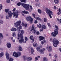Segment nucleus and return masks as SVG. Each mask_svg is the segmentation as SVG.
Masks as SVG:
<instances>
[{"label":"nucleus","mask_w":61,"mask_h":61,"mask_svg":"<svg viewBox=\"0 0 61 61\" xmlns=\"http://www.w3.org/2000/svg\"><path fill=\"white\" fill-rule=\"evenodd\" d=\"M12 41L13 42H15V40H14Z\"/></svg>","instance_id":"obj_64"},{"label":"nucleus","mask_w":61,"mask_h":61,"mask_svg":"<svg viewBox=\"0 0 61 61\" xmlns=\"http://www.w3.org/2000/svg\"><path fill=\"white\" fill-rule=\"evenodd\" d=\"M33 36H32L31 35L30 36L29 38L30 40H32V41H33V42H34V39L33 38Z\"/></svg>","instance_id":"obj_17"},{"label":"nucleus","mask_w":61,"mask_h":61,"mask_svg":"<svg viewBox=\"0 0 61 61\" xmlns=\"http://www.w3.org/2000/svg\"><path fill=\"white\" fill-rule=\"evenodd\" d=\"M14 60V59L13 58H10L9 59V61H13Z\"/></svg>","instance_id":"obj_35"},{"label":"nucleus","mask_w":61,"mask_h":61,"mask_svg":"<svg viewBox=\"0 0 61 61\" xmlns=\"http://www.w3.org/2000/svg\"><path fill=\"white\" fill-rule=\"evenodd\" d=\"M54 56L55 58H56L57 57V54H55Z\"/></svg>","instance_id":"obj_44"},{"label":"nucleus","mask_w":61,"mask_h":61,"mask_svg":"<svg viewBox=\"0 0 61 61\" xmlns=\"http://www.w3.org/2000/svg\"><path fill=\"white\" fill-rule=\"evenodd\" d=\"M20 29H22V26L20 25L19 26Z\"/></svg>","instance_id":"obj_59"},{"label":"nucleus","mask_w":61,"mask_h":61,"mask_svg":"<svg viewBox=\"0 0 61 61\" xmlns=\"http://www.w3.org/2000/svg\"><path fill=\"white\" fill-rule=\"evenodd\" d=\"M35 60H37L38 59V58L37 57H36L35 58Z\"/></svg>","instance_id":"obj_53"},{"label":"nucleus","mask_w":61,"mask_h":61,"mask_svg":"<svg viewBox=\"0 0 61 61\" xmlns=\"http://www.w3.org/2000/svg\"><path fill=\"white\" fill-rule=\"evenodd\" d=\"M11 31H16V29L15 28L12 27L11 29Z\"/></svg>","instance_id":"obj_18"},{"label":"nucleus","mask_w":61,"mask_h":61,"mask_svg":"<svg viewBox=\"0 0 61 61\" xmlns=\"http://www.w3.org/2000/svg\"><path fill=\"white\" fill-rule=\"evenodd\" d=\"M38 12L39 14H41L42 13V10L40 9H39L38 10Z\"/></svg>","instance_id":"obj_28"},{"label":"nucleus","mask_w":61,"mask_h":61,"mask_svg":"<svg viewBox=\"0 0 61 61\" xmlns=\"http://www.w3.org/2000/svg\"><path fill=\"white\" fill-rule=\"evenodd\" d=\"M59 21H60V24H61V19H60V20Z\"/></svg>","instance_id":"obj_63"},{"label":"nucleus","mask_w":61,"mask_h":61,"mask_svg":"<svg viewBox=\"0 0 61 61\" xmlns=\"http://www.w3.org/2000/svg\"><path fill=\"white\" fill-rule=\"evenodd\" d=\"M36 29L34 30H33V32L34 34H36Z\"/></svg>","instance_id":"obj_32"},{"label":"nucleus","mask_w":61,"mask_h":61,"mask_svg":"<svg viewBox=\"0 0 61 61\" xmlns=\"http://www.w3.org/2000/svg\"><path fill=\"white\" fill-rule=\"evenodd\" d=\"M30 8L29 9L30 11H31L32 10H33V8L32 7V6H30Z\"/></svg>","instance_id":"obj_36"},{"label":"nucleus","mask_w":61,"mask_h":61,"mask_svg":"<svg viewBox=\"0 0 61 61\" xmlns=\"http://www.w3.org/2000/svg\"><path fill=\"white\" fill-rule=\"evenodd\" d=\"M27 24H24V26H25V27H26V26H27Z\"/></svg>","instance_id":"obj_55"},{"label":"nucleus","mask_w":61,"mask_h":61,"mask_svg":"<svg viewBox=\"0 0 61 61\" xmlns=\"http://www.w3.org/2000/svg\"><path fill=\"white\" fill-rule=\"evenodd\" d=\"M21 5H22L23 7H24L26 10H28L29 9L30 5L29 4H25L21 3Z\"/></svg>","instance_id":"obj_6"},{"label":"nucleus","mask_w":61,"mask_h":61,"mask_svg":"<svg viewBox=\"0 0 61 61\" xmlns=\"http://www.w3.org/2000/svg\"><path fill=\"white\" fill-rule=\"evenodd\" d=\"M22 4V3H21L20 2H19L17 4V5L18 6H20V5H21Z\"/></svg>","instance_id":"obj_26"},{"label":"nucleus","mask_w":61,"mask_h":61,"mask_svg":"<svg viewBox=\"0 0 61 61\" xmlns=\"http://www.w3.org/2000/svg\"><path fill=\"white\" fill-rule=\"evenodd\" d=\"M30 49L31 50V54H33L34 53V50L33 49V48H30Z\"/></svg>","instance_id":"obj_22"},{"label":"nucleus","mask_w":61,"mask_h":61,"mask_svg":"<svg viewBox=\"0 0 61 61\" xmlns=\"http://www.w3.org/2000/svg\"><path fill=\"white\" fill-rule=\"evenodd\" d=\"M6 45L7 46V47L9 48H11V43H8Z\"/></svg>","instance_id":"obj_12"},{"label":"nucleus","mask_w":61,"mask_h":61,"mask_svg":"<svg viewBox=\"0 0 61 61\" xmlns=\"http://www.w3.org/2000/svg\"><path fill=\"white\" fill-rule=\"evenodd\" d=\"M44 29V28H41L40 30V31H43Z\"/></svg>","instance_id":"obj_46"},{"label":"nucleus","mask_w":61,"mask_h":61,"mask_svg":"<svg viewBox=\"0 0 61 61\" xmlns=\"http://www.w3.org/2000/svg\"><path fill=\"white\" fill-rule=\"evenodd\" d=\"M21 25L23 26H24V22H23L22 23Z\"/></svg>","instance_id":"obj_52"},{"label":"nucleus","mask_w":61,"mask_h":61,"mask_svg":"<svg viewBox=\"0 0 61 61\" xmlns=\"http://www.w3.org/2000/svg\"><path fill=\"white\" fill-rule=\"evenodd\" d=\"M35 26L33 25H32V27H31V30H30V31H31L32 32L34 30H35Z\"/></svg>","instance_id":"obj_15"},{"label":"nucleus","mask_w":61,"mask_h":61,"mask_svg":"<svg viewBox=\"0 0 61 61\" xmlns=\"http://www.w3.org/2000/svg\"><path fill=\"white\" fill-rule=\"evenodd\" d=\"M21 23V21L20 20L18 21L17 22L14 23V25L16 27H17L18 26H19L20 25Z\"/></svg>","instance_id":"obj_10"},{"label":"nucleus","mask_w":61,"mask_h":61,"mask_svg":"<svg viewBox=\"0 0 61 61\" xmlns=\"http://www.w3.org/2000/svg\"><path fill=\"white\" fill-rule=\"evenodd\" d=\"M15 13V12H13V13H12V12L11 11L8 12L9 16L10 18L12 17V15H14L13 16V17H15V18H18V14H18V11H17V12H16V13Z\"/></svg>","instance_id":"obj_1"},{"label":"nucleus","mask_w":61,"mask_h":61,"mask_svg":"<svg viewBox=\"0 0 61 61\" xmlns=\"http://www.w3.org/2000/svg\"><path fill=\"white\" fill-rule=\"evenodd\" d=\"M3 24V22L2 20H0V24L1 25V24Z\"/></svg>","instance_id":"obj_43"},{"label":"nucleus","mask_w":61,"mask_h":61,"mask_svg":"<svg viewBox=\"0 0 61 61\" xmlns=\"http://www.w3.org/2000/svg\"><path fill=\"white\" fill-rule=\"evenodd\" d=\"M49 49L48 50V52H51L52 51V47L50 46H49Z\"/></svg>","instance_id":"obj_16"},{"label":"nucleus","mask_w":61,"mask_h":61,"mask_svg":"<svg viewBox=\"0 0 61 61\" xmlns=\"http://www.w3.org/2000/svg\"><path fill=\"white\" fill-rule=\"evenodd\" d=\"M26 19L27 21H28L29 22H30V24H32L33 23V19L32 18H31L30 16H28V17L26 18Z\"/></svg>","instance_id":"obj_9"},{"label":"nucleus","mask_w":61,"mask_h":61,"mask_svg":"<svg viewBox=\"0 0 61 61\" xmlns=\"http://www.w3.org/2000/svg\"><path fill=\"white\" fill-rule=\"evenodd\" d=\"M25 41H27V40H28V39L26 37H25Z\"/></svg>","instance_id":"obj_47"},{"label":"nucleus","mask_w":61,"mask_h":61,"mask_svg":"<svg viewBox=\"0 0 61 61\" xmlns=\"http://www.w3.org/2000/svg\"><path fill=\"white\" fill-rule=\"evenodd\" d=\"M18 37H21L20 38L21 39L20 40H19V37H18L17 38L19 40V43L22 44V43H23V42H24V39H23L24 37L23 36V34L20 33V35L18 33Z\"/></svg>","instance_id":"obj_3"},{"label":"nucleus","mask_w":61,"mask_h":61,"mask_svg":"<svg viewBox=\"0 0 61 61\" xmlns=\"http://www.w3.org/2000/svg\"><path fill=\"white\" fill-rule=\"evenodd\" d=\"M22 12L24 14H29V12L28 11H26L25 10H24L22 11Z\"/></svg>","instance_id":"obj_20"},{"label":"nucleus","mask_w":61,"mask_h":61,"mask_svg":"<svg viewBox=\"0 0 61 61\" xmlns=\"http://www.w3.org/2000/svg\"><path fill=\"white\" fill-rule=\"evenodd\" d=\"M23 58L24 59V61H25V60L27 59V57H26V56H23Z\"/></svg>","instance_id":"obj_27"},{"label":"nucleus","mask_w":61,"mask_h":61,"mask_svg":"<svg viewBox=\"0 0 61 61\" xmlns=\"http://www.w3.org/2000/svg\"><path fill=\"white\" fill-rule=\"evenodd\" d=\"M13 12H15V8H14L13 10H12Z\"/></svg>","instance_id":"obj_56"},{"label":"nucleus","mask_w":61,"mask_h":61,"mask_svg":"<svg viewBox=\"0 0 61 61\" xmlns=\"http://www.w3.org/2000/svg\"><path fill=\"white\" fill-rule=\"evenodd\" d=\"M37 51L39 52L40 51V54H43L44 53V51L46 50V49L45 48H43L41 50V49H40V48L39 47H37Z\"/></svg>","instance_id":"obj_8"},{"label":"nucleus","mask_w":61,"mask_h":61,"mask_svg":"<svg viewBox=\"0 0 61 61\" xmlns=\"http://www.w3.org/2000/svg\"><path fill=\"white\" fill-rule=\"evenodd\" d=\"M40 19H41L39 17H38V20H40Z\"/></svg>","instance_id":"obj_62"},{"label":"nucleus","mask_w":61,"mask_h":61,"mask_svg":"<svg viewBox=\"0 0 61 61\" xmlns=\"http://www.w3.org/2000/svg\"><path fill=\"white\" fill-rule=\"evenodd\" d=\"M42 26L41 25V24H39V25H37V27H39V28H41Z\"/></svg>","instance_id":"obj_31"},{"label":"nucleus","mask_w":61,"mask_h":61,"mask_svg":"<svg viewBox=\"0 0 61 61\" xmlns=\"http://www.w3.org/2000/svg\"><path fill=\"white\" fill-rule=\"evenodd\" d=\"M33 46H34V47H36L37 46V44L36 43H33Z\"/></svg>","instance_id":"obj_24"},{"label":"nucleus","mask_w":61,"mask_h":61,"mask_svg":"<svg viewBox=\"0 0 61 61\" xmlns=\"http://www.w3.org/2000/svg\"><path fill=\"white\" fill-rule=\"evenodd\" d=\"M9 17H10L9 16L7 15L6 16V18L7 19H8L9 18Z\"/></svg>","instance_id":"obj_38"},{"label":"nucleus","mask_w":61,"mask_h":61,"mask_svg":"<svg viewBox=\"0 0 61 61\" xmlns=\"http://www.w3.org/2000/svg\"><path fill=\"white\" fill-rule=\"evenodd\" d=\"M53 45L54 47H57V45L59 44V42L58 40L56 39L55 38H54L53 40L52 41Z\"/></svg>","instance_id":"obj_4"},{"label":"nucleus","mask_w":61,"mask_h":61,"mask_svg":"<svg viewBox=\"0 0 61 61\" xmlns=\"http://www.w3.org/2000/svg\"><path fill=\"white\" fill-rule=\"evenodd\" d=\"M43 60L44 61H47V59L46 57H44L43 58Z\"/></svg>","instance_id":"obj_33"},{"label":"nucleus","mask_w":61,"mask_h":61,"mask_svg":"<svg viewBox=\"0 0 61 61\" xmlns=\"http://www.w3.org/2000/svg\"><path fill=\"white\" fill-rule=\"evenodd\" d=\"M21 34H24V31H23V30H21Z\"/></svg>","instance_id":"obj_49"},{"label":"nucleus","mask_w":61,"mask_h":61,"mask_svg":"<svg viewBox=\"0 0 61 61\" xmlns=\"http://www.w3.org/2000/svg\"><path fill=\"white\" fill-rule=\"evenodd\" d=\"M46 12L48 15H49V16L51 18L52 17V16H51V14L52 15H53V12L52 11H50V10L48 9L47 8H46Z\"/></svg>","instance_id":"obj_5"},{"label":"nucleus","mask_w":61,"mask_h":61,"mask_svg":"<svg viewBox=\"0 0 61 61\" xmlns=\"http://www.w3.org/2000/svg\"><path fill=\"white\" fill-rule=\"evenodd\" d=\"M54 9H56V6H54Z\"/></svg>","instance_id":"obj_58"},{"label":"nucleus","mask_w":61,"mask_h":61,"mask_svg":"<svg viewBox=\"0 0 61 61\" xmlns=\"http://www.w3.org/2000/svg\"><path fill=\"white\" fill-rule=\"evenodd\" d=\"M32 15L33 17H34V18H35L36 17V15H35V14H34V13H32Z\"/></svg>","instance_id":"obj_42"},{"label":"nucleus","mask_w":61,"mask_h":61,"mask_svg":"<svg viewBox=\"0 0 61 61\" xmlns=\"http://www.w3.org/2000/svg\"><path fill=\"white\" fill-rule=\"evenodd\" d=\"M4 56V53L3 52L1 53L0 54V57H2Z\"/></svg>","instance_id":"obj_29"},{"label":"nucleus","mask_w":61,"mask_h":61,"mask_svg":"<svg viewBox=\"0 0 61 61\" xmlns=\"http://www.w3.org/2000/svg\"><path fill=\"white\" fill-rule=\"evenodd\" d=\"M54 2L55 3V4L57 5L59 3V1L58 0H54Z\"/></svg>","instance_id":"obj_21"},{"label":"nucleus","mask_w":61,"mask_h":61,"mask_svg":"<svg viewBox=\"0 0 61 61\" xmlns=\"http://www.w3.org/2000/svg\"><path fill=\"white\" fill-rule=\"evenodd\" d=\"M26 43V41H24V39H23V41L22 42V43Z\"/></svg>","instance_id":"obj_60"},{"label":"nucleus","mask_w":61,"mask_h":61,"mask_svg":"<svg viewBox=\"0 0 61 61\" xmlns=\"http://www.w3.org/2000/svg\"><path fill=\"white\" fill-rule=\"evenodd\" d=\"M41 44H42V45H43L44 44V42L43 41H41Z\"/></svg>","instance_id":"obj_54"},{"label":"nucleus","mask_w":61,"mask_h":61,"mask_svg":"<svg viewBox=\"0 0 61 61\" xmlns=\"http://www.w3.org/2000/svg\"><path fill=\"white\" fill-rule=\"evenodd\" d=\"M20 28H19V27H17V30L18 31H20Z\"/></svg>","instance_id":"obj_48"},{"label":"nucleus","mask_w":61,"mask_h":61,"mask_svg":"<svg viewBox=\"0 0 61 61\" xmlns=\"http://www.w3.org/2000/svg\"><path fill=\"white\" fill-rule=\"evenodd\" d=\"M3 34L1 33H0V38H3Z\"/></svg>","instance_id":"obj_30"},{"label":"nucleus","mask_w":61,"mask_h":61,"mask_svg":"<svg viewBox=\"0 0 61 61\" xmlns=\"http://www.w3.org/2000/svg\"><path fill=\"white\" fill-rule=\"evenodd\" d=\"M20 1L22 3H24L25 2H26V0H21Z\"/></svg>","instance_id":"obj_37"},{"label":"nucleus","mask_w":61,"mask_h":61,"mask_svg":"<svg viewBox=\"0 0 61 61\" xmlns=\"http://www.w3.org/2000/svg\"><path fill=\"white\" fill-rule=\"evenodd\" d=\"M47 25H48V26H49L50 27H51V25H50V23H47Z\"/></svg>","instance_id":"obj_39"},{"label":"nucleus","mask_w":61,"mask_h":61,"mask_svg":"<svg viewBox=\"0 0 61 61\" xmlns=\"http://www.w3.org/2000/svg\"><path fill=\"white\" fill-rule=\"evenodd\" d=\"M27 61H32V58L29 57L27 58Z\"/></svg>","instance_id":"obj_19"},{"label":"nucleus","mask_w":61,"mask_h":61,"mask_svg":"<svg viewBox=\"0 0 61 61\" xmlns=\"http://www.w3.org/2000/svg\"><path fill=\"white\" fill-rule=\"evenodd\" d=\"M42 28H43L44 29L46 28V26L45 25H42Z\"/></svg>","instance_id":"obj_23"},{"label":"nucleus","mask_w":61,"mask_h":61,"mask_svg":"<svg viewBox=\"0 0 61 61\" xmlns=\"http://www.w3.org/2000/svg\"><path fill=\"white\" fill-rule=\"evenodd\" d=\"M39 38L40 41H41L44 40L45 39V37L41 36H40Z\"/></svg>","instance_id":"obj_11"},{"label":"nucleus","mask_w":61,"mask_h":61,"mask_svg":"<svg viewBox=\"0 0 61 61\" xmlns=\"http://www.w3.org/2000/svg\"><path fill=\"white\" fill-rule=\"evenodd\" d=\"M37 5L38 6V7H40V5H41L40 3H39Z\"/></svg>","instance_id":"obj_50"},{"label":"nucleus","mask_w":61,"mask_h":61,"mask_svg":"<svg viewBox=\"0 0 61 61\" xmlns=\"http://www.w3.org/2000/svg\"><path fill=\"white\" fill-rule=\"evenodd\" d=\"M38 17H36V20H38Z\"/></svg>","instance_id":"obj_61"},{"label":"nucleus","mask_w":61,"mask_h":61,"mask_svg":"<svg viewBox=\"0 0 61 61\" xmlns=\"http://www.w3.org/2000/svg\"><path fill=\"white\" fill-rule=\"evenodd\" d=\"M10 2V0H6V2L8 4H9Z\"/></svg>","instance_id":"obj_40"},{"label":"nucleus","mask_w":61,"mask_h":61,"mask_svg":"<svg viewBox=\"0 0 61 61\" xmlns=\"http://www.w3.org/2000/svg\"><path fill=\"white\" fill-rule=\"evenodd\" d=\"M6 56L7 59H9V55L7 54V53L6 52Z\"/></svg>","instance_id":"obj_13"},{"label":"nucleus","mask_w":61,"mask_h":61,"mask_svg":"<svg viewBox=\"0 0 61 61\" xmlns=\"http://www.w3.org/2000/svg\"><path fill=\"white\" fill-rule=\"evenodd\" d=\"M13 55L15 57H18V56H20L21 55V53L20 52H18L17 53L15 51H14L13 53Z\"/></svg>","instance_id":"obj_7"},{"label":"nucleus","mask_w":61,"mask_h":61,"mask_svg":"<svg viewBox=\"0 0 61 61\" xmlns=\"http://www.w3.org/2000/svg\"><path fill=\"white\" fill-rule=\"evenodd\" d=\"M55 27L56 28L54 30V32H53L51 33V35L53 37H56V35H57L58 34V26L56 25H55Z\"/></svg>","instance_id":"obj_2"},{"label":"nucleus","mask_w":61,"mask_h":61,"mask_svg":"<svg viewBox=\"0 0 61 61\" xmlns=\"http://www.w3.org/2000/svg\"><path fill=\"white\" fill-rule=\"evenodd\" d=\"M15 32H14V33H13V36H15Z\"/></svg>","instance_id":"obj_57"},{"label":"nucleus","mask_w":61,"mask_h":61,"mask_svg":"<svg viewBox=\"0 0 61 61\" xmlns=\"http://www.w3.org/2000/svg\"><path fill=\"white\" fill-rule=\"evenodd\" d=\"M34 23H35V24H37V21L35 20L34 22Z\"/></svg>","instance_id":"obj_51"},{"label":"nucleus","mask_w":61,"mask_h":61,"mask_svg":"<svg viewBox=\"0 0 61 61\" xmlns=\"http://www.w3.org/2000/svg\"><path fill=\"white\" fill-rule=\"evenodd\" d=\"M18 48V50L19 51H23V49H22L21 46H19Z\"/></svg>","instance_id":"obj_14"},{"label":"nucleus","mask_w":61,"mask_h":61,"mask_svg":"<svg viewBox=\"0 0 61 61\" xmlns=\"http://www.w3.org/2000/svg\"><path fill=\"white\" fill-rule=\"evenodd\" d=\"M43 21L44 22H47V19H46V18H45Z\"/></svg>","instance_id":"obj_34"},{"label":"nucleus","mask_w":61,"mask_h":61,"mask_svg":"<svg viewBox=\"0 0 61 61\" xmlns=\"http://www.w3.org/2000/svg\"><path fill=\"white\" fill-rule=\"evenodd\" d=\"M36 33L37 35H39V34H40V32L39 31L36 32Z\"/></svg>","instance_id":"obj_45"},{"label":"nucleus","mask_w":61,"mask_h":61,"mask_svg":"<svg viewBox=\"0 0 61 61\" xmlns=\"http://www.w3.org/2000/svg\"><path fill=\"white\" fill-rule=\"evenodd\" d=\"M0 8L1 9H2L3 8V6L2 4L0 5Z\"/></svg>","instance_id":"obj_41"},{"label":"nucleus","mask_w":61,"mask_h":61,"mask_svg":"<svg viewBox=\"0 0 61 61\" xmlns=\"http://www.w3.org/2000/svg\"><path fill=\"white\" fill-rule=\"evenodd\" d=\"M5 13H8V12L9 11V9H5Z\"/></svg>","instance_id":"obj_25"}]
</instances>
